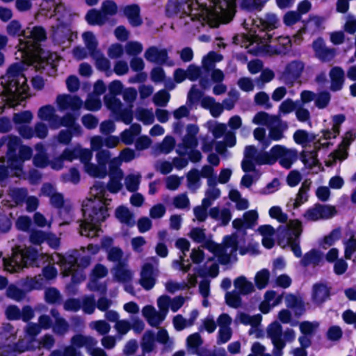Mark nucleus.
<instances>
[{"mask_svg":"<svg viewBox=\"0 0 356 356\" xmlns=\"http://www.w3.org/2000/svg\"><path fill=\"white\" fill-rule=\"evenodd\" d=\"M299 103V100L293 102L291 99H287L281 103L279 110L283 114H289L296 109Z\"/></svg>","mask_w":356,"mask_h":356,"instance_id":"680f3d73","label":"nucleus"},{"mask_svg":"<svg viewBox=\"0 0 356 356\" xmlns=\"http://www.w3.org/2000/svg\"><path fill=\"white\" fill-rule=\"evenodd\" d=\"M90 57L95 60V67L99 71L111 73V62L104 56L102 51Z\"/></svg>","mask_w":356,"mask_h":356,"instance_id":"cd10ccee","label":"nucleus"},{"mask_svg":"<svg viewBox=\"0 0 356 356\" xmlns=\"http://www.w3.org/2000/svg\"><path fill=\"white\" fill-rule=\"evenodd\" d=\"M240 293L235 291L227 292L225 295L227 305L232 308H238L241 305L242 300Z\"/></svg>","mask_w":356,"mask_h":356,"instance_id":"c03bdc74","label":"nucleus"},{"mask_svg":"<svg viewBox=\"0 0 356 356\" xmlns=\"http://www.w3.org/2000/svg\"><path fill=\"white\" fill-rule=\"evenodd\" d=\"M203 341L198 332L189 335L186 339V343L189 348L197 350L202 344Z\"/></svg>","mask_w":356,"mask_h":356,"instance_id":"69168bd1","label":"nucleus"},{"mask_svg":"<svg viewBox=\"0 0 356 356\" xmlns=\"http://www.w3.org/2000/svg\"><path fill=\"white\" fill-rule=\"evenodd\" d=\"M144 57L147 61L159 65L166 64L169 58L166 49H159L156 46L148 47L145 50Z\"/></svg>","mask_w":356,"mask_h":356,"instance_id":"9d476101","label":"nucleus"},{"mask_svg":"<svg viewBox=\"0 0 356 356\" xmlns=\"http://www.w3.org/2000/svg\"><path fill=\"white\" fill-rule=\"evenodd\" d=\"M82 211L84 220L80 224L81 235L90 238L97 236L102 231L101 223L109 216L107 207L93 202L90 206H83Z\"/></svg>","mask_w":356,"mask_h":356,"instance_id":"f257e3e1","label":"nucleus"},{"mask_svg":"<svg viewBox=\"0 0 356 356\" xmlns=\"http://www.w3.org/2000/svg\"><path fill=\"white\" fill-rule=\"evenodd\" d=\"M267 333L271 340L282 339V327L278 322L275 321L268 326Z\"/></svg>","mask_w":356,"mask_h":356,"instance_id":"603ef678","label":"nucleus"},{"mask_svg":"<svg viewBox=\"0 0 356 356\" xmlns=\"http://www.w3.org/2000/svg\"><path fill=\"white\" fill-rule=\"evenodd\" d=\"M55 113V108L50 104L44 105L38 110V118L43 121H47Z\"/></svg>","mask_w":356,"mask_h":356,"instance_id":"774afa93","label":"nucleus"},{"mask_svg":"<svg viewBox=\"0 0 356 356\" xmlns=\"http://www.w3.org/2000/svg\"><path fill=\"white\" fill-rule=\"evenodd\" d=\"M86 172L94 177L104 178L107 175L106 168H103L99 164L95 165L92 163H88L85 165Z\"/></svg>","mask_w":356,"mask_h":356,"instance_id":"72a5a7b5","label":"nucleus"},{"mask_svg":"<svg viewBox=\"0 0 356 356\" xmlns=\"http://www.w3.org/2000/svg\"><path fill=\"white\" fill-rule=\"evenodd\" d=\"M278 124L269 129L268 136L273 140L278 141L284 137L283 131L287 128L286 122H283L279 118H276Z\"/></svg>","mask_w":356,"mask_h":356,"instance_id":"7c9ffc66","label":"nucleus"},{"mask_svg":"<svg viewBox=\"0 0 356 356\" xmlns=\"http://www.w3.org/2000/svg\"><path fill=\"white\" fill-rule=\"evenodd\" d=\"M33 119V114L30 111H24L13 115V121L15 124L24 125L29 123Z\"/></svg>","mask_w":356,"mask_h":356,"instance_id":"79ce46f5","label":"nucleus"},{"mask_svg":"<svg viewBox=\"0 0 356 356\" xmlns=\"http://www.w3.org/2000/svg\"><path fill=\"white\" fill-rule=\"evenodd\" d=\"M273 147L269 152H259L257 156L256 163L259 165H273L275 163V155L274 154Z\"/></svg>","mask_w":356,"mask_h":356,"instance_id":"473e14b6","label":"nucleus"},{"mask_svg":"<svg viewBox=\"0 0 356 356\" xmlns=\"http://www.w3.org/2000/svg\"><path fill=\"white\" fill-rule=\"evenodd\" d=\"M44 298L47 302L54 304L60 299V293L57 289L51 287L45 291Z\"/></svg>","mask_w":356,"mask_h":356,"instance_id":"338daca9","label":"nucleus"},{"mask_svg":"<svg viewBox=\"0 0 356 356\" xmlns=\"http://www.w3.org/2000/svg\"><path fill=\"white\" fill-rule=\"evenodd\" d=\"M31 38L35 42H43L47 39L46 30L41 26H35L31 31Z\"/></svg>","mask_w":356,"mask_h":356,"instance_id":"e2e57ef3","label":"nucleus"},{"mask_svg":"<svg viewBox=\"0 0 356 356\" xmlns=\"http://www.w3.org/2000/svg\"><path fill=\"white\" fill-rule=\"evenodd\" d=\"M156 337L153 331L147 330L144 334L142 342L141 348L143 353H149L154 349V341Z\"/></svg>","mask_w":356,"mask_h":356,"instance_id":"c756f323","label":"nucleus"},{"mask_svg":"<svg viewBox=\"0 0 356 356\" xmlns=\"http://www.w3.org/2000/svg\"><path fill=\"white\" fill-rule=\"evenodd\" d=\"M289 46L288 45H271L266 44L263 46V51L268 55H281L286 54L289 50Z\"/></svg>","mask_w":356,"mask_h":356,"instance_id":"4c0bfd02","label":"nucleus"},{"mask_svg":"<svg viewBox=\"0 0 356 356\" xmlns=\"http://www.w3.org/2000/svg\"><path fill=\"white\" fill-rule=\"evenodd\" d=\"M137 119L145 125L152 124L154 121L153 113L146 108H140L137 111Z\"/></svg>","mask_w":356,"mask_h":356,"instance_id":"a18cd8bd","label":"nucleus"},{"mask_svg":"<svg viewBox=\"0 0 356 356\" xmlns=\"http://www.w3.org/2000/svg\"><path fill=\"white\" fill-rule=\"evenodd\" d=\"M114 277L118 282H126L131 279V273L125 268L123 262H120L115 268Z\"/></svg>","mask_w":356,"mask_h":356,"instance_id":"2f4dec72","label":"nucleus"},{"mask_svg":"<svg viewBox=\"0 0 356 356\" xmlns=\"http://www.w3.org/2000/svg\"><path fill=\"white\" fill-rule=\"evenodd\" d=\"M118 95H121L120 93L117 92H110L104 97V102L105 106L114 113H117L120 111L122 104L120 99L117 97Z\"/></svg>","mask_w":356,"mask_h":356,"instance_id":"aec40b11","label":"nucleus"},{"mask_svg":"<svg viewBox=\"0 0 356 356\" xmlns=\"http://www.w3.org/2000/svg\"><path fill=\"white\" fill-rule=\"evenodd\" d=\"M187 77L191 81H199L200 89H227L225 84L223 83L225 74L220 69H216L208 77V83L204 86L202 84V78L204 77V72L201 67L195 64H190L186 68Z\"/></svg>","mask_w":356,"mask_h":356,"instance_id":"7ed1b4c3","label":"nucleus"},{"mask_svg":"<svg viewBox=\"0 0 356 356\" xmlns=\"http://www.w3.org/2000/svg\"><path fill=\"white\" fill-rule=\"evenodd\" d=\"M74 136H79V135L74 132L73 130L63 129L59 131L57 136V140L58 143L60 144L69 145L71 143L72 137Z\"/></svg>","mask_w":356,"mask_h":356,"instance_id":"5fc2aeb1","label":"nucleus"},{"mask_svg":"<svg viewBox=\"0 0 356 356\" xmlns=\"http://www.w3.org/2000/svg\"><path fill=\"white\" fill-rule=\"evenodd\" d=\"M47 234L42 230H32L30 233L29 241L33 245H40L45 241Z\"/></svg>","mask_w":356,"mask_h":356,"instance_id":"bf43d9fd","label":"nucleus"},{"mask_svg":"<svg viewBox=\"0 0 356 356\" xmlns=\"http://www.w3.org/2000/svg\"><path fill=\"white\" fill-rule=\"evenodd\" d=\"M190 0H168L165 6V14L168 17H172L178 14L190 15L192 11V5Z\"/></svg>","mask_w":356,"mask_h":356,"instance_id":"423d86ee","label":"nucleus"},{"mask_svg":"<svg viewBox=\"0 0 356 356\" xmlns=\"http://www.w3.org/2000/svg\"><path fill=\"white\" fill-rule=\"evenodd\" d=\"M24 70L25 67L22 62L11 64L6 75L1 78L3 89H30L27 85V79L23 74Z\"/></svg>","mask_w":356,"mask_h":356,"instance_id":"20e7f679","label":"nucleus"},{"mask_svg":"<svg viewBox=\"0 0 356 356\" xmlns=\"http://www.w3.org/2000/svg\"><path fill=\"white\" fill-rule=\"evenodd\" d=\"M110 92H117L120 93L124 100L129 104L130 107L132 106V104L136 99L138 92H139L141 97L144 98L151 95L154 90H109Z\"/></svg>","mask_w":356,"mask_h":356,"instance_id":"412c9836","label":"nucleus"},{"mask_svg":"<svg viewBox=\"0 0 356 356\" xmlns=\"http://www.w3.org/2000/svg\"><path fill=\"white\" fill-rule=\"evenodd\" d=\"M213 4L214 9L222 14L227 15L232 18L236 11V0H210Z\"/></svg>","mask_w":356,"mask_h":356,"instance_id":"4468645a","label":"nucleus"},{"mask_svg":"<svg viewBox=\"0 0 356 356\" xmlns=\"http://www.w3.org/2000/svg\"><path fill=\"white\" fill-rule=\"evenodd\" d=\"M33 163L36 168H45L49 164V159L47 154L44 151H40L36 153L33 156Z\"/></svg>","mask_w":356,"mask_h":356,"instance_id":"37998d69","label":"nucleus"},{"mask_svg":"<svg viewBox=\"0 0 356 356\" xmlns=\"http://www.w3.org/2000/svg\"><path fill=\"white\" fill-rule=\"evenodd\" d=\"M27 190L24 188H14L11 193L12 199L16 204L24 203L27 198Z\"/></svg>","mask_w":356,"mask_h":356,"instance_id":"3c124183","label":"nucleus"},{"mask_svg":"<svg viewBox=\"0 0 356 356\" xmlns=\"http://www.w3.org/2000/svg\"><path fill=\"white\" fill-rule=\"evenodd\" d=\"M321 219H328L337 213L336 208L332 205H322L317 204Z\"/></svg>","mask_w":356,"mask_h":356,"instance_id":"4d7b16f0","label":"nucleus"},{"mask_svg":"<svg viewBox=\"0 0 356 356\" xmlns=\"http://www.w3.org/2000/svg\"><path fill=\"white\" fill-rule=\"evenodd\" d=\"M82 38L86 48L88 51L89 55L90 56H95V54L101 51V50L98 49V42L92 32H84L82 35Z\"/></svg>","mask_w":356,"mask_h":356,"instance_id":"b1692460","label":"nucleus"},{"mask_svg":"<svg viewBox=\"0 0 356 356\" xmlns=\"http://www.w3.org/2000/svg\"><path fill=\"white\" fill-rule=\"evenodd\" d=\"M26 293L24 289H19L14 285L10 286L7 289L8 296L16 301L22 300L26 297Z\"/></svg>","mask_w":356,"mask_h":356,"instance_id":"8fccbe9b","label":"nucleus"},{"mask_svg":"<svg viewBox=\"0 0 356 356\" xmlns=\"http://www.w3.org/2000/svg\"><path fill=\"white\" fill-rule=\"evenodd\" d=\"M269 277L270 273L266 268L261 269L257 272L254 277V282L257 288L259 289H264L268 283Z\"/></svg>","mask_w":356,"mask_h":356,"instance_id":"c9c22d12","label":"nucleus"},{"mask_svg":"<svg viewBox=\"0 0 356 356\" xmlns=\"http://www.w3.org/2000/svg\"><path fill=\"white\" fill-rule=\"evenodd\" d=\"M21 285L26 292H30L33 290H42L44 288V282L41 275L33 277L27 276L22 280Z\"/></svg>","mask_w":356,"mask_h":356,"instance_id":"2eb2a0df","label":"nucleus"},{"mask_svg":"<svg viewBox=\"0 0 356 356\" xmlns=\"http://www.w3.org/2000/svg\"><path fill=\"white\" fill-rule=\"evenodd\" d=\"M53 331L58 335H63L69 329V324L64 318H58L52 325Z\"/></svg>","mask_w":356,"mask_h":356,"instance_id":"13d9d810","label":"nucleus"},{"mask_svg":"<svg viewBox=\"0 0 356 356\" xmlns=\"http://www.w3.org/2000/svg\"><path fill=\"white\" fill-rule=\"evenodd\" d=\"M102 13L106 17L107 15H115L118 12V6L114 1L106 0L102 5Z\"/></svg>","mask_w":356,"mask_h":356,"instance_id":"6e6d98bb","label":"nucleus"},{"mask_svg":"<svg viewBox=\"0 0 356 356\" xmlns=\"http://www.w3.org/2000/svg\"><path fill=\"white\" fill-rule=\"evenodd\" d=\"M82 38L86 48L88 51L89 55L90 56H95V54L101 51V50L98 49V42L92 32H84L82 35Z\"/></svg>","mask_w":356,"mask_h":356,"instance_id":"393cba45","label":"nucleus"},{"mask_svg":"<svg viewBox=\"0 0 356 356\" xmlns=\"http://www.w3.org/2000/svg\"><path fill=\"white\" fill-rule=\"evenodd\" d=\"M269 216L273 219H276L279 222L285 223L287 222L288 216L283 213L282 209L278 206H273L269 209Z\"/></svg>","mask_w":356,"mask_h":356,"instance_id":"864d4df0","label":"nucleus"},{"mask_svg":"<svg viewBox=\"0 0 356 356\" xmlns=\"http://www.w3.org/2000/svg\"><path fill=\"white\" fill-rule=\"evenodd\" d=\"M115 216L121 223L129 227H133L135 225L134 213L124 205H120L116 208Z\"/></svg>","mask_w":356,"mask_h":356,"instance_id":"dca6fc26","label":"nucleus"},{"mask_svg":"<svg viewBox=\"0 0 356 356\" xmlns=\"http://www.w3.org/2000/svg\"><path fill=\"white\" fill-rule=\"evenodd\" d=\"M222 56L213 51L209 52L203 57L202 61V69L204 72V77L202 78V84L205 86L208 83V77H211L212 72L216 70L215 63L221 60Z\"/></svg>","mask_w":356,"mask_h":356,"instance_id":"6e6552de","label":"nucleus"},{"mask_svg":"<svg viewBox=\"0 0 356 356\" xmlns=\"http://www.w3.org/2000/svg\"><path fill=\"white\" fill-rule=\"evenodd\" d=\"M49 259V256L39 254L38 250L29 247L22 250H13L11 257L3 258L6 270L16 273L23 267H40Z\"/></svg>","mask_w":356,"mask_h":356,"instance_id":"f03ea898","label":"nucleus"},{"mask_svg":"<svg viewBox=\"0 0 356 356\" xmlns=\"http://www.w3.org/2000/svg\"><path fill=\"white\" fill-rule=\"evenodd\" d=\"M123 14L133 27H138L143 24L140 17V8L138 4H130L124 7Z\"/></svg>","mask_w":356,"mask_h":356,"instance_id":"ddd939ff","label":"nucleus"},{"mask_svg":"<svg viewBox=\"0 0 356 356\" xmlns=\"http://www.w3.org/2000/svg\"><path fill=\"white\" fill-rule=\"evenodd\" d=\"M302 232V225L299 220H294L290 222L286 230L287 243L300 242V237Z\"/></svg>","mask_w":356,"mask_h":356,"instance_id":"f3484780","label":"nucleus"},{"mask_svg":"<svg viewBox=\"0 0 356 356\" xmlns=\"http://www.w3.org/2000/svg\"><path fill=\"white\" fill-rule=\"evenodd\" d=\"M125 50L128 55L135 57L142 52L143 45L138 42L130 41L127 43Z\"/></svg>","mask_w":356,"mask_h":356,"instance_id":"0e129e2a","label":"nucleus"},{"mask_svg":"<svg viewBox=\"0 0 356 356\" xmlns=\"http://www.w3.org/2000/svg\"><path fill=\"white\" fill-rule=\"evenodd\" d=\"M234 285L241 295H248L254 291L252 283L247 280L245 276H239L234 281Z\"/></svg>","mask_w":356,"mask_h":356,"instance_id":"a878e982","label":"nucleus"},{"mask_svg":"<svg viewBox=\"0 0 356 356\" xmlns=\"http://www.w3.org/2000/svg\"><path fill=\"white\" fill-rule=\"evenodd\" d=\"M275 77V73L270 69H265L261 71L259 77L254 80L258 87H262L265 83L270 82Z\"/></svg>","mask_w":356,"mask_h":356,"instance_id":"de8ad7c7","label":"nucleus"},{"mask_svg":"<svg viewBox=\"0 0 356 356\" xmlns=\"http://www.w3.org/2000/svg\"><path fill=\"white\" fill-rule=\"evenodd\" d=\"M323 255L322 252L316 249H312L306 252L300 261V264L304 267H307L310 264L317 266L323 260Z\"/></svg>","mask_w":356,"mask_h":356,"instance_id":"a211bd4d","label":"nucleus"},{"mask_svg":"<svg viewBox=\"0 0 356 356\" xmlns=\"http://www.w3.org/2000/svg\"><path fill=\"white\" fill-rule=\"evenodd\" d=\"M319 91L320 92L316 95L315 106L319 109H323L330 104L331 95L328 90Z\"/></svg>","mask_w":356,"mask_h":356,"instance_id":"e433bc0d","label":"nucleus"},{"mask_svg":"<svg viewBox=\"0 0 356 356\" xmlns=\"http://www.w3.org/2000/svg\"><path fill=\"white\" fill-rule=\"evenodd\" d=\"M286 305L292 309L296 317H300L305 312V306L304 302L295 295H289L286 298Z\"/></svg>","mask_w":356,"mask_h":356,"instance_id":"5701e85b","label":"nucleus"},{"mask_svg":"<svg viewBox=\"0 0 356 356\" xmlns=\"http://www.w3.org/2000/svg\"><path fill=\"white\" fill-rule=\"evenodd\" d=\"M269 0H241L239 7L245 11H260Z\"/></svg>","mask_w":356,"mask_h":356,"instance_id":"c85d7f7f","label":"nucleus"},{"mask_svg":"<svg viewBox=\"0 0 356 356\" xmlns=\"http://www.w3.org/2000/svg\"><path fill=\"white\" fill-rule=\"evenodd\" d=\"M239 96L238 90H229L228 97L225 98L222 102L223 109L225 108L227 111L233 109L239 99Z\"/></svg>","mask_w":356,"mask_h":356,"instance_id":"ea45409f","label":"nucleus"},{"mask_svg":"<svg viewBox=\"0 0 356 356\" xmlns=\"http://www.w3.org/2000/svg\"><path fill=\"white\" fill-rule=\"evenodd\" d=\"M312 47L316 56L323 62L330 61L336 56L335 49L327 47L321 38L314 40Z\"/></svg>","mask_w":356,"mask_h":356,"instance_id":"1a4fd4ad","label":"nucleus"},{"mask_svg":"<svg viewBox=\"0 0 356 356\" xmlns=\"http://www.w3.org/2000/svg\"><path fill=\"white\" fill-rule=\"evenodd\" d=\"M277 117L270 116L264 111H259L254 116L252 122L257 125H268L271 124Z\"/></svg>","mask_w":356,"mask_h":356,"instance_id":"58836bf2","label":"nucleus"},{"mask_svg":"<svg viewBox=\"0 0 356 356\" xmlns=\"http://www.w3.org/2000/svg\"><path fill=\"white\" fill-rule=\"evenodd\" d=\"M170 90H158L153 97L154 104L160 107H165L168 104L170 95Z\"/></svg>","mask_w":356,"mask_h":356,"instance_id":"a19ab883","label":"nucleus"},{"mask_svg":"<svg viewBox=\"0 0 356 356\" xmlns=\"http://www.w3.org/2000/svg\"><path fill=\"white\" fill-rule=\"evenodd\" d=\"M154 268L151 263H145L141 270L140 284L146 291L151 290L156 284Z\"/></svg>","mask_w":356,"mask_h":356,"instance_id":"9b49d317","label":"nucleus"},{"mask_svg":"<svg viewBox=\"0 0 356 356\" xmlns=\"http://www.w3.org/2000/svg\"><path fill=\"white\" fill-rule=\"evenodd\" d=\"M258 217V213L255 210H250L245 212L243 219L246 225V228L252 229L257 223Z\"/></svg>","mask_w":356,"mask_h":356,"instance_id":"052dcab7","label":"nucleus"},{"mask_svg":"<svg viewBox=\"0 0 356 356\" xmlns=\"http://www.w3.org/2000/svg\"><path fill=\"white\" fill-rule=\"evenodd\" d=\"M204 92L205 90H188L186 104L190 108L201 102V99L204 96Z\"/></svg>","mask_w":356,"mask_h":356,"instance_id":"49530a36","label":"nucleus"},{"mask_svg":"<svg viewBox=\"0 0 356 356\" xmlns=\"http://www.w3.org/2000/svg\"><path fill=\"white\" fill-rule=\"evenodd\" d=\"M275 155V163L279 159L280 164L286 169L291 168L293 162V154L291 151L284 146L275 145L273 146Z\"/></svg>","mask_w":356,"mask_h":356,"instance_id":"f8f14e48","label":"nucleus"},{"mask_svg":"<svg viewBox=\"0 0 356 356\" xmlns=\"http://www.w3.org/2000/svg\"><path fill=\"white\" fill-rule=\"evenodd\" d=\"M141 176L140 175H129L126 178V187L129 192L134 193L138 190Z\"/></svg>","mask_w":356,"mask_h":356,"instance_id":"09e8293b","label":"nucleus"},{"mask_svg":"<svg viewBox=\"0 0 356 356\" xmlns=\"http://www.w3.org/2000/svg\"><path fill=\"white\" fill-rule=\"evenodd\" d=\"M332 287L326 283L314 284L312 291V302L316 305H322L330 298Z\"/></svg>","mask_w":356,"mask_h":356,"instance_id":"0eeeda50","label":"nucleus"},{"mask_svg":"<svg viewBox=\"0 0 356 356\" xmlns=\"http://www.w3.org/2000/svg\"><path fill=\"white\" fill-rule=\"evenodd\" d=\"M85 19L88 24L92 26L103 25L106 20V17L102 11L96 9L89 10L86 15Z\"/></svg>","mask_w":356,"mask_h":356,"instance_id":"bb28decb","label":"nucleus"},{"mask_svg":"<svg viewBox=\"0 0 356 356\" xmlns=\"http://www.w3.org/2000/svg\"><path fill=\"white\" fill-rule=\"evenodd\" d=\"M262 28L268 31L274 30L278 26V19L273 13H267L264 18L260 19Z\"/></svg>","mask_w":356,"mask_h":356,"instance_id":"f704fd0d","label":"nucleus"},{"mask_svg":"<svg viewBox=\"0 0 356 356\" xmlns=\"http://www.w3.org/2000/svg\"><path fill=\"white\" fill-rule=\"evenodd\" d=\"M61 127L73 130L78 135L82 134L81 127L76 123V117L72 113H67L61 117Z\"/></svg>","mask_w":356,"mask_h":356,"instance_id":"4be33fe9","label":"nucleus"},{"mask_svg":"<svg viewBox=\"0 0 356 356\" xmlns=\"http://www.w3.org/2000/svg\"><path fill=\"white\" fill-rule=\"evenodd\" d=\"M304 67V63L300 60H293L289 63L282 74V80L287 86H292L300 77Z\"/></svg>","mask_w":356,"mask_h":356,"instance_id":"39448f33","label":"nucleus"},{"mask_svg":"<svg viewBox=\"0 0 356 356\" xmlns=\"http://www.w3.org/2000/svg\"><path fill=\"white\" fill-rule=\"evenodd\" d=\"M344 71L340 67H334L330 71L331 86L330 89H341L344 82Z\"/></svg>","mask_w":356,"mask_h":356,"instance_id":"6ab92c4d","label":"nucleus"}]
</instances>
